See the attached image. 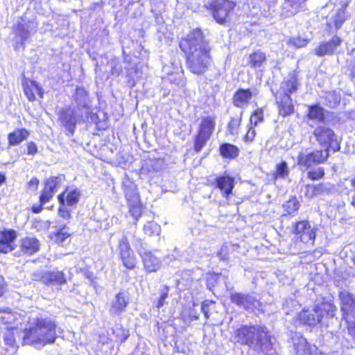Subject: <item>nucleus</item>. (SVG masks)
Segmentation results:
<instances>
[{
    "mask_svg": "<svg viewBox=\"0 0 355 355\" xmlns=\"http://www.w3.org/2000/svg\"><path fill=\"white\" fill-rule=\"evenodd\" d=\"M180 47L186 54L187 65L191 73L201 75L207 71L211 62V48L200 30L191 32L180 41Z\"/></svg>",
    "mask_w": 355,
    "mask_h": 355,
    "instance_id": "nucleus-1",
    "label": "nucleus"
},
{
    "mask_svg": "<svg viewBox=\"0 0 355 355\" xmlns=\"http://www.w3.org/2000/svg\"><path fill=\"white\" fill-rule=\"evenodd\" d=\"M235 342L248 345L250 348L263 354L270 355L273 343L267 328L261 325H243L235 331Z\"/></svg>",
    "mask_w": 355,
    "mask_h": 355,
    "instance_id": "nucleus-2",
    "label": "nucleus"
},
{
    "mask_svg": "<svg viewBox=\"0 0 355 355\" xmlns=\"http://www.w3.org/2000/svg\"><path fill=\"white\" fill-rule=\"evenodd\" d=\"M337 307L332 297L328 296L318 299L312 309H303L293 318L292 322L295 327H315L322 324L323 319L333 318L336 315Z\"/></svg>",
    "mask_w": 355,
    "mask_h": 355,
    "instance_id": "nucleus-3",
    "label": "nucleus"
},
{
    "mask_svg": "<svg viewBox=\"0 0 355 355\" xmlns=\"http://www.w3.org/2000/svg\"><path fill=\"white\" fill-rule=\"evenodd\" d=\"M54 321L48 317L33 318L25 329L24 342L39 348L52 343L56 337Z\"/></svg>",
    "mask_w": 355,
    "mask_h": 355,
    "instance_id": "nucleus-4",
    "label": "nucleus"
},
{
    "mask_svg": "<svg viewBox=\"0 0 355 355\" xmlns=\"http://www.w3.org/2000/svg\"><path fill=\"white\" fill-rule=\"evenodd\" d=\"M329 157L328 149L309 151L308 149L301 150L297 155V165L302 170L323 163Z\"/></svg>",
    "mask_w": 355,
    "mask_h": 355,
    "instance_id": "nucleus-5",
    "label": "nucleus"
},
{
    "mask_svg": "<svg viewBox=\"0 0 355 355\" xmlns=\"http://www.w3.org/2000/svg\"><path fill=\"white\" fill-rule=\"evenodd\" d=\"M231 302L239 308L255 313L262 311V304L259 300L252 295L239 293H232L230 296Z\"/></svg>",
    "mask_w": 355,
    "mask_h": 355,
    "instance_id": "nucleus-6",
    "label": "nucleus"
},
{
    "mask_svg": "<svg viewBox=\"0 0 355 355\" xmlns=\"http://www.w3.org/2000/svg\"><path fill=\"white\" fill-rule=\"evenodd\" d=\"M316 230L317 229L312 227L308 220H302L295 223L293 233L295 234L297 241L313 245Z\"/></svg>",
    "mask_w": 355,
    "mask_h": 355,
    "instance_id": "nucleus-7",
    "label": "nucleus"
},
{
    "mask_svg": "<svg viewBox=\"0 0 355 355\" xmlns=\"http://www.w3.org/2000/svg\"><path fill=\"white\" fill-rule=\"evenodd\" d=\"M235 3L228 0H216L210 5L213 17L219 24H224L230 12L234 8Z\"/></svg>",
    "mask_w": 355,
    "mask_h": 355,
    "instance_id": "nucleus-8",
    "label": "nucleus"
},
{
    "mask_svg": "<svg viewBox=\"0 0 355 355\" xmlns=\"http://www.w3.org/2000/svg\"><path fill=\"white\" fill-rule=\"evenodd\" d=\"M318 141L324 146H327L326 149L331 148L334 151L340 150V144L335 137L334 131L324 126H319L313 132Z\"/></svg>",
    "mask_w": 355,
    "mask_h": 355,
    "instance_id": "nucleus-9",
    "label": "nucleus"
},
{
    "mask_svg": "<svg viewBox=\"0 0 355 355\" xmlns=\"http://www.w3.org/2000/svg\"><path fill=\"white\" fill-rule=\"evenodd\" d=\"M340 311L343 320L355 318V298L354 295L346 290L339 292Z\"/></svg>",
    "mask_w": 355,
    "mask_h": 355,
    "instance_id": "nucleus-10",
    "label": "nucleus"
},
{
    "mask_svg": "<svg viewBox=\"0 0 355 355\" xmlns=\"http://www.w3.org/2000/svg\"><path fill=\"white\" fill-rule=\"evenodd\" d=\"M118 248L123 266L128 269H133L137 263V258L125 236L119 239Z\"/></svg>",
    "mask_w": 355,
    "mask_h": 355,
    "instance_id": "nucleus-11",
    "label": "nucleus"
},
{
    "mask_svg": "<svg viewBox=\"0 0 355 355\" xmlns=\"http://www.w3.org/2000/svg\"><path fill=\"white\" fill-rule=\"evenodd\" d=\"M38 280L46 285L51 286H61L67 282L64 274L59 270L44 271Z\"/></svg>",
    "mask_w": 355,
    "mask_h": 355,
    "instance_id": "nucleus-12",
    "label": "nucleus"
},
{
    "mask_svg": "<svg viewBox=\"0 0 355 355\" xmlns=\"http://www.w3.org/2000/svg\"><path fill=\"white\" fill-rule=\"evenodd\" d=\"M37 24L34 21H28L27 23L19 22L15 28V34L21 38V44L27 41L31 34L37 32Z\"/></svg>",
    "mask_w": 355,
    "mask_h": 355,
    "instance_id": "nucleus-13",
    "label": "nucleus"
},
{
    "mask_svg": "<svg viewBox=\"0 0 355 355\" xmlns=\"http://www.w3.org/2000/svg\"><path fill=\"white\" fill-rule=\"evenodd\" d=\"M163 166V161L161 159H147L144 162L140 170L141 175L153 178Z\"/></svg>",
    "mask_w": 355,
    "mask_h": 355,
    "instance_id": "nucleus-14",
    "label": "nucleus"
},
{
    "mask_svg": "<svg viewBox=\"0 0 355 355\" xmlns=\"http://www.w3.org/2000/svg\"><path fill=\"white\" fill-rule=\"evenodd\" d=\"M60 120L62 125L70 133L73 134L77 123L76 111L74 109L68 108L60 112Z\"/></svg>",
    "mask_w": 355,
    "mask_h": 355,
    "instance_id": "nucleus-15",
    "label": "nucleus"
},
{
    "mask_svg": "<svg viewBox=\"0 0 355 355\" xmlns=\"http://www.w3.org/2000/svg\"><path fill=\"white\" fill-rule=\"evenodd\" d=\"M306 0H284L282 15L289 17L299 12L304 7Z\"/></svg>",
    "mask_w": 355,
    "mask_h": 355,
    "instance_id": "nucleus-16",
    "label": "nucleus"
},
{
    "mask_svg": "<svg viewBox=\"0 0 355 355\" xmlns=\"http://www.w3.org/2000/svg\"><path fill=\"white\" fill-rule=\"evenodd\" d=\"M145 269L149 272H156L161 268V261L150 251L141 252Z\"/></svg>",
    "mask_w": 355,
    "mask_h": 355,
    "instance_id": "nucleus-17",
    "label": "nucleus"
},
{
    "mask_svg": "<svg viewBox=\"0 0 355 355\" xmlns=\"http://www.w3.org/2000/svg\"><path fill=\"white\" fill-rule=\"evenodd\" d=\"M291 340L293 345L296 355H306L309 350V345L306 339L301 334L292 332L291 334Z\"/></svg>",
    "mask_w": 355,
    "mask_h": 355,
    "instance_id": "nucleus-18",
    "label": "nucleus"
},
{
    "mask_svg": "<svg viewBox=\"0 0 355 355\" xmlns=\"http://www.w3.org/2000/svg\"><path fill=\"white\" fill-rule=\"evenodd\" d=\"M340 43V38L338 36H334L330 41L322 43L315 48V53L320 57L332 54Z\"/></svg>",
    "mask_w": 355,
    "mask_h": 355,
    "instance_id": "nucleus-19",
    "label": "nucleus"
},
{
    "mask_svg": "<svg viewBox=\"0 0 355 355\" xmlns=\"http://www.w3.org/2000/svg\"><path fill=\"white\" fill-rule=\"evenodd\" d=\"M277 103L278 104L279 112L283 116L291 114L294 110L292 99L289 94H282L281 96L277 94Z\"/></svg>",
    "mask_w": 355,
    "mask_h": 355,
    "instance_id": "nucleus-20",
    "label": "nucleus"
},
{
    "mask_svg": "<svg viewBox=\"0 0 355 355\" xmlns=\"http://www.w3.org/2000/svg\"><path fill=\"white\" fill-rule=\"evenodd\" d=\"M128 300L123 292L119 293L111 302L110 312L112 315H119L128 305Z\"/></svg>",
    "mask_w": 355,
    "mask_h": 355,
    "instance_id": "nucleus-21",
    "label": "nucleus"
},
{
    "mask_svg": "<svg viewBox=\"0 0 355 355\" xmlns=\"http://www.w3.org/2000/svg\"><path fill=\"white\" fill-rule=\"evenodd\" d=\"M19 318V315L16 312L12 311L10 309L0 307V322L4 324L9 325L8 329H13L17 328L15 324Z\"/></svg>",
    "mask_w": 355,
    "mask_h": 355,
    "instance_id": "nucleus-22",
    "label": "nucleus"
},
{
    "mask_svg": "<svg viewBox=\"0 0 355 355\" xmlns=\"http://www.w3.org/2000/svg\"><path fill=\"white\" fill-rule=\"evenodd\" d=\"M297 89V80L294 74L287 76L280 85L279 90L277 94L281 96L282 94H291Z\"/></svg>",
    "mask_w": 355,
    "mask_h": 355,
    "instance_id": "nucleus-23",
    "label": "nucleus"
},
{
    "mask_svg": "<svg viewBox=\"0 0 355 355\" xmlns=\"http://www.w3.org/2000/svg\"><path fill=\"white\" fill-rule=\"evenodd\" d=\"M252 96L250 89H239L233 96V103L237 107L243 108L248 105Z\"/></svg>",
    "mask_w": 355,
    "mask_h": 355,
    "instance_id": "nucleus-24",
    "label": "nucleus"
},
{
    "mask_svg": "<svg viewBox=\"0 0 355 355\" xmlns=\"http://www.w3.org/2000/svg\"><path fill=\"white\" fill-rule=\"evenodd\" d=\"M216 187L220 189L223 193V196L228 198L234 187V179L228 175H222L216 179Z\"/></svg>",
    "mask_w": 355,
    "mask_h": 355,
    "instance_id": "nucleus-25",
    "label": "nucleus"
},
{
    "mask_svg": "<svg viewBox=\"0 0 355 355\" xmlns=\"http://www.w3.org/2000/svg\"><path fill=\"white\" fill-rule=\"evenodd\" d=\"M23 86L24 93L30 101L35 100V94L43 98V89L35 80H26Z\"/></svg>",
    "mask_w": 355,
    "mask_h": 355,
    "instance_id": "nucleus-26",
    "label": "nucleus"
},
{
    "mask_svg": "<svg viewBox=\"0 0 355 355\" xmlns=\"http://www.w3.org/2000/svg\"><path fill=\"white\" fill-rule=\"evenodd\" d=\"M330 190L331 186L329 184H307L305 187L304 194L307 198H312L328 193Z\"/></svg>",
    "mask_w": 355,
    "mask_h": 355,
    "instance_id": "nucleus-27",
    "label": "nucleus"
},
{
    "mask_svg": "<svg viewBox=\"0 0 355 355\" xmlns=\"http://www.w3.org/2000/svg\"><path fill=\"white\" fill-rule=\"evenodd\" d=\"M20 248L24 254L31 255L40 249V242L35 237H25L21 240Z\"/></svg>",
    "mask_w": 355,
    "mask_h": 355,
    "instance_id": "nucleus-28",
    "label": "nucleus"
},
{
    "mask_svg": "<svg viewBox=\"0 0 355 355\" xmlns=\"http://www.w3.org/2000/svg\"><path fill=\"white\" fill-rule=\"evenodd\" d=\"M266 63V54L261 51H257L251 54L248 57V65L254 69H259V71H262L264 65Z\"/></svg>",
    "mask_w": 355,
    "mask_h": 355,
    "instance_id": "nucleus-29",
    "label": "nucleus"
},
{
    "mask_svg": "<svg viewBox=\"0 0 355 355\" xmlns=\"http://www.w3.org/2000/svg\"><path fill=\"white\" fill-rule=\"evenodd\" d=\"M30 132L26 128H18L8 135L10 146H17L29 137Z\"/></svg>",
    "mask_w": 355,
    "mask_h": 355,
    "instance_id": "nucleus-30",
    "label": "nucleus"
},
{
    "mask_svg": "<svg viewBox=\"0 0 355 355\" xmlns=\"http://www.w3.org/2000/svg\"><path fill=\"white\" fill-rule=\"evenodd\" d=\"M123 186L127 200L129 202H137L139 200V196L135 184L129 179H126L123 181Z\"/></svg>",
    "mask_w": 355,
    "mask_h": 355,
    "instance_id": "nucleus-31",
    "label": "nucleus"
},
{
    "mask_svg": "<svg viewBox=\"0 0 355 355\" xmlns=\"http://www.w3.org/2000/svg\"><path fill=\"white\" fill-rule=\"evenodd\" d=\"M165 80L168 82L175 87H182L184 86L186 83L184 72L181 69H178L175 72L168 73L165 78Z\"/></svg>",
    "mask_w": 355,
    "mask_h": 355,
    "instance_id": "nucleus-32",
    "label": "nucleus"
},
{
    "mask_svg": "<svg viewBox=\"0 0 355 355\" xmlns=\"http://www.w3.org/2000/svg\"><path fill=\"white\" fill-rule=\"evenodd\" d=\"M74 98L77 106L79 108H87L89 103L87 92L81 87H78L76 89Z\"/></svg>",
    "mask_w": 355,
    "mask_h": 355,
    "instance_id": "nucleus-33",
    "label": "nucleus"
},
{
    "mask_svg": "<svg viewBox=\"0 0 355 355\" xmlns=\"http://www.w3.org/2000/svg\"><path fill=\"white\" fill-rule=\"evenodd\" d=\"M215 123L214 121L210 117L203 118L199 128L198 132L201 135L211 137L214 130Z\"/></svg>",
    "mask_w": 355,
    "mask_h": 355,
    "instance_id": "nucleus-34",
    "label": "nucleus"
},
{
    "mask_svg": "<svg viewBox=\"0 0 355 355\" xmlns=\"http://www.w3.org/2000/svg\"><path fill=\"white\" fill-rule=\"evenodd\" d=\"M70 236L68 230L64 227L55 232L51 234V240L59 245H64Z\"/></svg>",
    "mask_w": 355,
    "mask_h": 355,
    "instance_id": "nucleus-35",
    "label": "nucleus"
},
{
    "mask_svg": "<svg viewBox=\"0 0 355 355\" xmlns=\"http://www.w3.org/2000/svg\"><path fill=\"white\" fill-rule=\"evenodd\" d=\"M220 155L226 158H235L239 155V148L230 144H223L220 146Z\"/></svg>",
    "mask_w": 355,
    "mask_h": 355,
    "instance_id": "nucleus-36",
    "label": "nucleus"
},
{
    "mask_svg": "<svg viewBox=\"0 0 355 355\" xmlns=\"http://www.w3.org/2000/svg\"><path fill=\"white\" fill-rule=\"evenodd\" d=\"M308 117L310 119L322 122L324 119V109L318 105L309 106Z\"/></svg>",
    "mask_w": 355,
    "mask_h": 355,
    "instance_id": "nucleus-37",
    "label": "nucleus"
},
{
    "mask_svg": "<svg viewBox=\"0 0 355 355\" xmlns=\"http://www.w3.org/2000/svg\"><path fill=\"white\" fill-rule=\"evenodd\" d=\"M236 248V245L232 244L231 243H225L221 246L220 250L217 253V255L221 260H227L229 258V254L233 252Z\"/></svg>",
    "mask_w": 355,
    "mask_h": 355,
    "instance_id": "nucleus-38",
    "label": "nucleus"
},
{
    "mask_svg": "<svg viewBox=\"0 0 355 355\" xmlns=\"http://www.w3.org/2000/svg\"><path fill=\"white\" fill-rule=\"evenodd\" d=\"M181 257L180 252L175 249L172 254H168L164 258L163 261L166 264L171 265L172 267L178 268Z\"/></svg>",
    "mask_w": 355,
    "mask_h": 355,
    "instance_id": "nucleus-39",
    "label": "nucleus"
},
{
    "mask_svg": "<svg viewBox=\"0 0 355 355\" xmlns=\"http://www.w3.org/2000/svg\"><path fill=\"white\" fill-rule=\"evenodd\" d=\"M63 180L64 177L62 175L51 176L46 180L45 182V187L55 193L57 192V187Z\"/></svg>",
    "mask_w": 355,
    "mask_h": 355,
    "instance_id": "nucleus-40",
    "label": "nucleus"
},
{
    "mask_svg": "<svg viewBox=\"0 0 355 355\" xmlns=\"http://www.w3.org/2000/svg\"><path fill=\"white\" fill-rule=\"evenodd\" d=\"M81 195L80 191L78 189H74L69 191L66 196V202L68 206H73L76 205Z\"/></svg>",
    "mask_w": 355,
    "mask_h": 355,
    "instance_id": "nucleus-41",
    "label": "nucleus"
},
{
    "mask_svg": "<svg viewBox=\"0 0 355 355\" xmlns=\"http://www.w3.org/2000/svg\"><path fill=\"white\" fill-rule=\"evenodd\" d=\"M144 231L148 236L158 235L161 231L160 226L153 222L149 221L144 226Z\"/></svg>",
    "mask_w": 355,
    "mask_h": 355,
    "instance_id": "nucleus-42",
    "label": "nucleus"
},
{
    "mask_svg": "<svg viewBox=\"0 0 355 355\" xmlns=\"http://www.w3.org/2000/svg\"><path fill=\"white\" fill-rule=\"evenodd\" d=\"M325 101L329 107H335L340 102V96L336 92H329L326 94Z\"/></svg>",
    "mask_w": 355,
    "mask_h": 355,
    "instance_id": "nucleus-43",
    "label": "nucleus"
},
{
    "mask_svg": "<svg viewBox=\"0 0 355 355\" xmlns=\"http://www.w3.org/2000/svg\"><path fill=\"white\" fill-rule=\"evenodd\" d=\"M289 168L286 162L283 161L276 166L275 178H286L288 176Z\"/></svg>",
    "mask_w": 355,
    "mask_h": 355,
    "instance_id": "nucleus-44",
    "label": "nucleus"
},
{
    "mask_svg": "<svg viewBox=\"0 0 355 355\" xmlns=\"http://www.w3.org/2000/svg\"><path fill=\"white\" fill-rule=\"evenodd\" d=\"M64 195L65 193L60 194L58 197L60 204L62 205L58 210V214L64 219H67L70 217L69 210L64 207Z\"/></svg>",
    "mask_w": 355,
    "mask_h": 355,
    "instance_id": "nucleus-45",
    "label": "nucleus"
},
{
    "mask_svg": "<svg viewBox=\"0 0 355 355\" xmlns=\"http://www.w3.org/2000/svg\"><path fill=\"white\" fill-rule=\"evenodd\" d=\"M209 139V137H207V136L201 135L200 134L198 133L195 137V151L197 153L200 152Z\"/></svg>",
    "mask_w": 355,
    "mask_h": 355,
    "instance_id": "nucleus-46",
    "label": "nucleus"
},
{
    "mask_svg": "<svg viewBox=\"0 0 355 355\" xmlns=\"http://www.w3.org/2000/svg\"><path fill=\"white\" fill-rule=\"evenodd\" d=\"M16 239V232L14 230H8L1 232L0 235V241L7 243L8 244H12L13 241Z\"/></svg>",
    "mask_w": 355,
    "mask_h": 355,
    "instance_id": "nucleus-47",
    "label": "nucleus"
},
{
    "mask_svg": "<svg viewBox=\"0 0 355 355\" xmlns=\"http://www.w3.org/2000/svg\"><path fill=\"white\" fill-rule=\"evenodd\" d=\"M324 175V168L318 167L309 171L307 173V177L312 180H318L322 178Z\"/></svg>",
    "mask_w": 355,
    "mask_h": 355,
    "instance_id": "nucleus-48",
    "label": "nucleus"
},
{
    "mask_svg": "<svg viewBox=\"0 0 355 355\" xmlns=\"http://www.w3.org/2000/svg\"><path fill=\"white\" fill-rule=\"evenodd\" d=\"M241 121V119L240 117L231 119L228 123V130L231 135H235L238 133V129L240 125Z\"/></svg>",
    "mask_w": 355,
    "mask_h": 355,
    "instance_id": "nucleus-49",
    "label": "nucleus"
},
{
    "mask_svg": "<svg viewBox=\"0 0 355 355\" xmlns=\"http://www.w3.org/2000/svg\"><path fill=\"white\" fill-rule=\"evenodd\" d=\"M129 206L130 213L137 220L141 214V207L139 203V200L137 202H131Z\"/></svg>",
    "mask_w": 355,
    "mask_h": 355,
    "instance_id": "nucleus-50",
    "label": "nucleus"
},
{
    "mask_svg": "<svg viewBox=\"0 0 355 355\" xmlns=\"http://www.w3.org/2000/svg\"><path fill=\"white\" fill-rule=\"evenodd\" d=\"M263 119V111L262 109L256 110L253 114L250 116V123L254 125V126L257 125V124L262 121Z\"/></svg>",
    "mask_w": 355,
    "mask_h": 355,
    "instance_id": "nucleus-51",
    "label": "nucleus"
},
{
    "mask_svg": "<svg viewBox=\"0 0 355 355\" xmlns=\"http://www.w3.org/2000/svg\"><path fill=\"white\" fill-rule=\"evenodd\" d=\"M55 195L53 192L51 190H49L46 187H44V189L42 191V193L40 197V201L42 205H44L48 202Z\"/></svg>",
    "mask_w": 355,
    "mask_h": 355,
    "instance_id": "nucleus-52",
    "label": "nucleus"
},
{
    "mask_svg": "<svg viewBox=\"0 0 355 355\" xmlns=\"http://www.w3.org/2000/svg\"><path fill=\"white\" fill-rule=\"evenodd\" d=\"M169 288L167 286H164L161 290L160 297L157 303V308L160 309L165 303V300L168 297Z\"/></svg>",
    "mask_w": 355,
    "mask_h": 355,
    "instance_id": "nucleus-53",
    "label": "nucleus"
},
{
    "mask_svg": "<svg viewBox=\"0 0 355 355\" xmlns=\"http://www.w3.org/2000/svg\"><path fill=\"white\" fill-rule=\"evenodd\" d=\"M286 210L289 214L297 211L300 208V203L296 199L289 200L286 203Z\"/></svg>",
    "mask_w": 355,
    "mask_h": 355,
    "instance_id": "nucleus-54",
    "label": "nucleus"
},
{
    "mask_svg": "<svg viewBox=\"0 0 355 355\" xmlns=\"http://www.w3.org/2000/svg\"><path fill=\"white\" fill-rule=\"evenodd\" d=\"M347 323V329L348 334L355 340V318H349V320H344Z\"/></svg>",
    "mask_w": 355,
    "mask_h": 355,
    "instance_id": "nucleus-55",
    "label": "nucleus"
},
{
    "mask_svg": "<svg viewBox=\"0 0 355 355\" xmlns=\"http://www.w3.org/2000/svg\"><path fill=\"white\" fill-rule=\"evenodd\" d=\"M13 250L12 245L0 241V252L8 253Z\"/></svg>",
    "mask_w": 355,
    "mask_h": 355,
    "instance_id": "nucleus-56",
    "label": "nucleus"
},
{
    "mask_svg": "<svg viewBox=\"0 0 355 355\" xmlns=\"http://www.w3.org/2000/svg\"><path fill=\"white\" fill-rule=\"evenodd\" d=\"M37 153V146L33 142H28L27 144V154L30 155H34Z\"/></svg>",
    "mask_w": 355,
    "mask_h": 355,
    "instance_id": "nucleus-57",
    "label": "nucleus"
},
{
    "mask_svg": "<svg viewBox=\"0 0 355 355\" xmlns=\"http://www.w3.org/2000/svg\"><path fill=\"white\" fill-rule=\"evenodd\" d=\"M291 43H292L297 48L303 47L306 45L307 41L304 39L298 38H293L291 40Z\"/></svg>",
    "mask_w": 355,
    "mask_h": 355,
    "instance_id": "nucleus-58",
    "label": "nucleus"
},
{
    "mask_svg": "<svg viewBox=\"0 0 355 355\" xmlns=\"http://www.w3.org/2000/svg\"><path fill=\"white\" fill-rule=\"evenodd\" d=\"M255 130L252 128H250L246 135H245L244 139L245 141H252L255 137Z\"/></svg>",
    "mask_w": 355,
    "mask_h": 355,
    "instance_id": "nucleus-59",
    "label": "nucleus"
},
{
    "mask_svg": "<svg viewBox=\"0 0 355 355\" xmlns=\"http://www.w3.org/2000/svg\"><path fill=\"white\" fill-rule=\"evenodd\" d=\"M209 303L210 302L206 301V302H204L201 306V310H202V313H204V315L206 318V319H208L209 317Z\"/></svg>",
    "mask_w": 355,
    "mask_h": 355,
    "instance_id": "nucleus-60",
    "label": "nucleus"
},
{
    "mask_svg": "<svg viewBox=\"0 0 355 355\" xmlns=\"http://www.w3.org/2000/svg\"><path fill=\"white\" fill-rule=\"evenodd\" d=\"M39 184V180L36 178H33L28 183V187L33 190L37 189Z\"/></svg>",
    "mask_w": 355,
    "mask_h": 355,
    "instance_id": "nucleus-61",
    "label": "nucleus"
},
{
    "mask_svg": "<svg viewBox=\"0 0 355 355\" xmlns=\"http://www.w3.org/2000/svg\"><path fill=\"white\" fill-rule=\"evenodd\" d=\"M6 343L8 345H12L15 343V339L12 335H8L5 337Z\"/></svg>",
    "mask_w": 355,
    "mask_h": 355,
    "instance_id": "nucleus-62",
    "label": "nucleus"
},
{
    "mask_svg": "<svg viewBox=\"0 0 355 355\" xmlns=\"http://www.w3.org/2000/svg\"><path fill=\"white\" fill-rule=\"evenodd\" d=\"M42 209L43 208H42V205H38V206H33L32 207V211L35 213V214H38V213L42 211Z\"/></svg>",
    "mask_w": 355,
    "mask_h": 355,
    "instance_id": "nucleus-63",
    "label": "nucleus"
},
{
    "mask_svg": "<svg viewBox=\"0 0 355 355\" xmlns=\"http://www.w3.org/2000/svg\"><path fill=\"white\" fill-rule=\"evenodd\" d=\"M343 21H344L343 19H336L335 20V26H336V28H340L342 26Z\"/></svg>",
    "mask_w": 355,
    "mask_h": 355,
    "instance_id": "nucleus-64",
    "label": "nucleus"
}]
</instances>
